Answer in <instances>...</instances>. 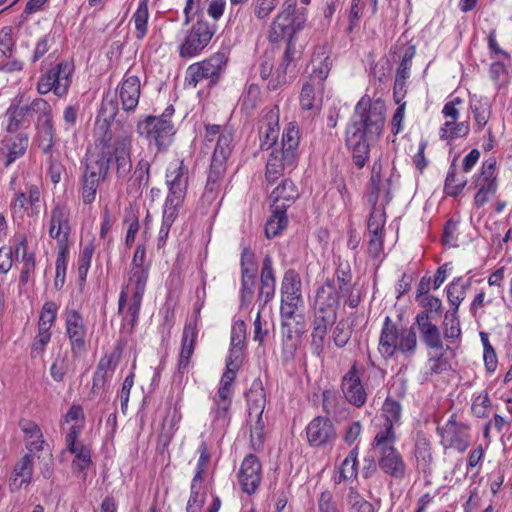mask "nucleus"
Listing matches in <instances>:
<instances>
[{
	"mask_svg": "<svg viewBox=\"0 0 512 512\" xmlns=\"http://www.w3.org/2000/svg\"><path fill=\"white\" fill-rule=\"evenodd\" d=\"M385 103L362 97L356 105V120L348 127L346 144L353 152L355 164L363 167L370 147L379 139L385 125Z\"/></svg>",
	"mask_w": 512,
	"mask_h": 512,
	"instance_id": "1",
	"label": "nucleus"
},
{
	"mask_svg": "<svg viewBox=\"0 0 512 512\" xmlns=\"http://www.w3.org/2000/svg\"><path fill=\"white\" fill-rule=\"evenodd\" d=\"M131 136L121 135L112 137L105 132L102 139L96 143L95 151L87 158L83 179L100 183L108 173L109 163L114 159L117 173L125 177L131 171L130 158Z\"/></svg>",
	"mask_w": 512,
	"mask_h": 512,
	"instance_id": "2",
	"label": "nucleus"
},
{
	"mask_svg": "<svg viewBox=\"0 0 512 512\" xmlns=\"http://www.w3.org/2000/svg\"><path fill=\"white\" fill-rule=\"evenodd\" d=\"M299 130L294 123H289L282 135L281 146L275 148L267 161L266 179L269 182L279 179L293 171L298 160Z\"/></svg>",
	"mask_w": 512,
	"mask_h": 512,
	"instance_id": "3",
	"label": "nucleus"
},
{
	"mask_svg": "<svg viewBox=\"0 0 512 512\" xmlns=\"http://www.w3.org/2000/svg\"><path fill=\"white\" fill-rule=\"evenodd\" d=\"M206 139L210 142L216 141L208 176L210 185L216 183L225 173L226 163L233 149V136L229 130L211 125L206 127Z\"/></svg>",
	"mask_w": 512,
	"mask_h": 512,
	"instance_id": "4",
	"label": "nucleus"
},
{
	"mask_svg": "<svg viewBox=\"0 0 512 512\" xmlns=\"http://www.w3.org/2000/svg\"><path fill=\"white\" fill-rule=\"evenodd\" d=\"M395 434L389 432H377L372 444L374 454L378 457L381 470L394 477L403 478L406 467L400 453L394 447Z\"/></svg>",
	"mask_w": 512,
	"mask_h": 512,
	"instance_id": "5",
	"label": "nucleus"
},
{
	"mask_svg": "<svg viewBox=\"0 0 512 512\" xmlns=\"http://www.w3.org/2000/svg\"><path fill=\"white\" fill-rule=\"evenodd\" d=\"M144 259L145 249L142 246H138L133 257V268L129 283L126 287V290L121 293L119 299V310L122 311L124 309L126 298L131 295L132 304L129 310L131 311L133 317H135L139 312L148 278V271L142 265Z\"/></svg>",
	"mask_w": 512,
	"mask_h": 512,
	"instance_id": "6",
	"label": "nucleus"
},
{
	"mask_svg": "<svg viewBox=\"0 0 512 512\" xmlns=\"http://www.w3.org/2000/svg\"><path fill=\"white\" fill-rule=\"evenodd\" d=\"M248 419L252 445L259 448L264 439V421L262 418L266 397L260 382H254L246 394Z\"/></svg>",
	"mask_w": 512,
	"mask_h": 512,
	"instance_id": "7",
	"label": "nucleus"
},
{
	"mask_svg": "<svg viewBox=\"0 0 512 512\" xmlns=\"http://www.w3.org/2000/svg\"><path fill=\"white\" fill-rule=\"evenodd\" d=\"M280 317L283 342L295 346L306 331L305 303L280 306Z\"/></svg>",
	"mask_w": 512,
	"mask_h": 512,
	"instance_id": "8",
	"label": "nucleus"
},
{
	"mask_svg": "<svg viewBox=\"0 0 512 512\" xmlns=\"http://www.w3.org/2000/svg\"><path fill=\"white\" fill-rule=\"evenodd\" d=\"M462 105L463 100L459 97L453 98L444 105L442 109L443 123L439 129L440 139L450 142L468 135L469 123L459 121Z\"/></svg>",
	"mask_w": 512,
	"mask_h": 512,
	"instance_id": "9",
	"label": "nucleus"
},
{
	"mask_svg": "<svg viewBox=\"0 0 512 512\" xmlns=\"http://www.w3.org/2000/svg\"><path fill=\"white\" fill-rule=\"evenodd\" d=\"M168 195L164 206L180 209L186 196L188 186V170L183 161H172L166 173Z\"/></svg>",
	"mask_w": 512,
	"mask_h": 512,
	"instance_id": "10",
	"label": "nucleus"
},
{
	"mask_svg": "<svg viewBox=\"0 0 512 512\" xmlns=\"http://www.w3.org/2000/svg\"><path fill=\"white\" fill-rule=\"evenodd\" d=\"M138 132L150 143H154L159 150L168 147L175 133L174 126L166 116H148L140 121Z\"/></svg>",
	"mask_w": 512,
	"mask_h": 512,
	"instance_id": "11",
	"label": "nucleus"
},
{
	"mask_svg": "<svg viewBox=\"0 0 512 512\" xmlns=\"http://www.w3.org/2000/svg\"><path fill=\"white\" fill-rule=\"evenodd\" d=\"M74 66L70 62H62L56 70L50 71L41 77L38 82L37 90L40 94H47L53 91L57 96H63L67 93L71 84V76Z\"/></svg>",
	"mask_w": 512,
	"mask_h": 512,
	"instance_id": "12",
	"label": "nucleus"
},
{
	"mask_svg": "<svg viewBox=\"0 0 512 512\" xmlns=\"http://www.w3.org/2000/svg\"><path fill=\"white\" fill-rule=\"evenodd\" d=\"M65 329L72 353L75 356L84 354L88 343V328L78 311L71 309L65 312Z\"/></svg>",
	"mask_w": 512,
	"mask_h": 512,
	"instance_id": "13",
	"label": "nucleus"
},
{
	"mask_svg": "<svg viewBox=\"0 0 512 512\" xmlns=\"http://www.w3.org/2000/svg\"><path fill=\"white\" fill-rule=\"evenodd\" d=\"M225 65V56L220 53L206 61L190 65L186 72V85L195 88L202 80L217 77Z\"/></svg>",
	"mask_w": 512,
	"mask_h": 512,
	"instance_id": "14",
	"label": "nucleus"
},
{
	"mask_svg": "<svg viewBox=\"0 0 512 512\" xmlns=\"http://www.w3.org/2000/svg\"><path fill=\"white\" fill-rule=\"evenodd\" d=\"M58 306L52 302L44 303L38 321V332L34 339L33 351L42 352L51 339V328L57 317Z\"/></svg>",
	"mask_w": 512,
	"mask_h": 512,
	"instance_id": "15",
	"label": "nucleus"
},
{
	"mask_svg": "<svg viewBox=\"0 0 512 512\" xmlns=\"http://www.w3.org/2000/svg\"><path fill=\"white\" fill-rule=\"evenodd\" d=\"M28 115L30 118L37 117V127L39 133L43 135L45 140L48 142L44 147L47 151L51 147V141L53 138V126L51 117L50 105L43 99L37 98L31 102L28 101Z\"/></svg>",
	"mask_w": 512,
	"mask_h": 512,
	"instance_id": "16",
	"label": "nucleus"
},
{
	"mask_svg": "<svg viewBox=\"0 0 512 512\" xmlns=\"http://www.w3.org/2000/svg\"><path fill=\"white\" fill-rule=\"evenodd\" d=\"M339 295L336 287L331 283H325L317 291L315 306L316 316L322 317L326 322H334Z\"/></svg>",
	"mask_w": 512,
	"mask_h": 512,
	"instance_id": "17",
	"label": "nucleus"
},
{
	"mask_svg": "<svg viewBox=\"0 0 512 512\" xmlns=\"http://www.w3.org/2000/svg\"><path fill=\"white\" fill-rule=\"evenodd\" d=\"M440 431L444 446L452 447L460 452H464L469 446L468 427L463 423H458L454 416H451Z\"/></svg>",
	"mask_w": 512,
	"mask_h": 512,
	"instance_id": "18",
	"label": "nucleus"
},
{
	"mask_svg": "<svg viewBox=\"0 0 512 512\" xmlns=\"http://www.w3.org/2000/svg\"><path fill=\"white\" fill-rule=\"evenodd\" d=\"M34 474V457L30 453L24 454L14 465L9 476V490L18 492L26 489L33 480Z\"/></svg>",
	"mask_w": 512,
	"mask_h": 512,
	"instance_id": "19",
	"label": "nucleus"
},
{
	"mask_svg": "<svg viewBox=\"0 0 512 512\" xmlns=\"http://www.w3.org/2000/svg\"><path fill=\"white\" fill-rule=\"evenodd\" d=\"M342 391L347 401L356 407H361L365 404L367 394L361 382L360 372L356 366H352L343 377Z\"/></svg>",
	"mask_w": 512,
	"mask_h": 512,
	"instance_id": "20",
	"label": "nucleus"
},
{
	"mask_svg": "<svg viewBox=\"0 0 512 512\" xmlns=\"http://www.w3.org/2000/svg\"><path fill=\"white\" fill-rule=\"evenodd\" d=\"M69 211L66 207L56 206L51 212L49 235L55 239L60 247H68Z\"/></svg>",
	"mask_w": 512,
	"mask_h": 512,
	"instance_id": "21",
	"label": "nucleus"
},
{
	"mask_svg": "<svg viewBox=\"0 0 512 512\" xmlns=\"http://www.w3.org/2000/svg\"><path fill=\"white\" fill-rule=\"evenodd\" d=\"M239 368L240 367H232L229 363H226V370L221 377L218 392L215 398L217 415L219 417H224L230 407L231 398L233 395L232 383Z\"/></svg>",
	"mask_w": 512,
	"mask_h": 512,
	"instance_id": "22",
	"label": "nucleus"
},
{
	"mask_svg": "<svg viewBox=\"0 0 512 512\" xmlns=\"http://www.w3.org/2000/svg\"><path fill=\"white\" fill-rule=\"evenodd\" d=\"M261 481V466L253 455L244 458L240 471L239 482L244 492L252 494L256 491Z\"/></svg>",
	"mask_w": 512,
	"mask_h": 512,
	"instance_id": "23",
	"label": "nucleus"
},
{
	"mask_svg": "<svg viewBox=\"0 0 512 512\" xmlns=\"http://www.w3.org/2000/svg\"><path fill=\"white\" fill-rule=\"evenodd\" d=\"M117 96L123 110L133 111L140 98V79L137 76L126 74L117 88Z\"/></svg>",
	"mask_w": 512,
	"mask_h": 512,
	"instance_id": "24",
	"label": "nucleus"
},
{
	"mask_svg": "<svg viewBox=\"0 0 512 512\" xmlns=\"http://www.w3.org/2000/svg\"><path fill=\"white\" fill-rule=\"evenodd\" d=\"M307 438L311 445L322 446L336 438V432L330 420L317 417L307 426Z\"/></svg>",
	"mask_w": 512,
	"mask_h": 512,
	"instance_id": "25",
	"label": "nucleus"
},
{
	"mask_svg": "<svg viewBox=\"0 0 512 512\" xmlns=\"http://www.w3.org/2000/svg\"><path fill=\"white\" fill-rule=\"evenodd\" d=\"M40 192L36 187H31L28 194L18 193L12 202L14 216L22 218L25 214L35 216L40 212Z\"/></svg>",
	"mask_w": 512,
	"mask_h": 512,
	"instance_id": "26",
	"label": "nucleus"
},
{
	"mask_svg": "<svg viewBox=\"0 0 512 512\" xmlns=\"http://www.w3.org/2000/svg\"><path fill=\"white\" fill-rule=\"evenodd\" d=\"M284 10L277 16L274 29L281 32H297L305 28L306 17L304 12L296 11L295 3L287 4Z\"/></svg>",
	"mask_w": 512,
	"mask_h": 512,
	"instance_id": "27",
	"label": "nucleus"
},
{
	"mask_svg": "<svg viewBox=\"0 0 512 512\" xmlns=\"http://www.w3.org/2000/svg\"><path fill=\"white\" fill-rule=\"evenodd\" d=\"M494 166L495 161L493 160H487L483 163L479 183L480 188L475 195V204L478 207L487 203L496 192L497 185L494 176Z\"/></svg>",
	"mask_w": 512,
	"mask_h": 512,
	"instance_id": "28",
	"label": "nucleus"
},
{
	"mask_svg": "<svg viewBox=\"0 0 512 512\" xmlns=\"http://www.w3.org/2000/svg\"><path fill=\"white\" fill-rule=\"evenodd\" d=\"M416 322L423 342L432 350L442 351L443 342L438 327L431 322L429 314L421 312L416 317Z\"/></svg>",
	"mask_w": 512,
	"mask_h": 512,
	"instance_id": "29",
	"label": "nucleus"
},
{
	"mask_svg": "<svg viewBox=\"0 0 512 512\" xmlns=\"http://www.w3.org/2000/svg\"><path fill=\"white\" fill-rule=\"evenodd\" d=\"M299 196L295 184L290 180H283L270 193L272 208L286 210Z\"/></svg>",
	"mask_w": 512,
	"mask_h": 512,
	"instance_id": "30",
	"label": "nucleus"
},
{
	"mask_svg": "<svg viewBox=\"0 0 512 512\" xmlns=\"http://www.w3.org/2000/svg\"><path fill=\"white\" fill-rule=\"evenodd\" d=\"M392 188V175L384 172L380 163H375L372 169L370 189L374 195L373 201H377L379 197L388 200Z\"/></svg>",
	"mask_w": 512,
	"mask_h": 512,
	"instance_id": "31",
	"label": "nucleus"
},
{
	"mask_svg": "<svg viewBox=\"0 0 512 512\" xmlns=\"http://www.w3.org/2000/svg\"><path fill=\"white\" fill-rule=\"evenodd\" d=\"M279 114L277 109L269 111L260 127V146L262 149H268L276 143L279 136Z\"/></svg>",
	"mask_w": 512,
	"mask_h": 512,
	"instance_id": "32",
	"label": "nucleus"
},
{
	"mask_svg": "<svg viewBox=\"0 0 512 512\" xmlns=\"http://www.w3.org/2000/svg\"><path fill=\"white\" fill-rule=\"evenodd\" d=\"M401 418V406L399 402L392 398H386L379 421H382L381 427L378 432H389L395 434L394 428L399 425Z\"/></svg>",
	"mask_w": 512,
	"mask_h": 512,
	"instance_id": "33",
	"label": "nucleus"
},
{
	"mask_svg": "<svg viewBox=\"0 0 512 512\" xmlns=\"http://www.w3.org/2000/svg\"><path fill=\"white\" fill-rule=\"evenodd\" d=\"M19 426L24 434L25 446L30 454L43 450L45 441L40 427L28 419H22Z\"/></svg>",
	"mask_w": 512,
	"mask_h": 512,
	"instance_id": "34",
	"label": "nucleus"
},
{
	"mask_svg": "<svg viewBox=\"0 0 512 512\" xmlns=\"http://www.w3.org/2000/svg\"><path fill=\"white\" fill-rule=\"evenodd\" d=\"M245 339V326L243 322L233 325L231 333V347L226 363L232 367H240L243 360V347Z\"/></svg>",
	"mask_w": 512,
	"mask_h": 512,
	"instance_id": "35",
	"label": "nucleus"
},
{
	"mask_svg": "<svg viewBox=\"0 0 512 512\" xmlns=\"http://www.w3.org/2000/svg\"><path fill=\"white\" fill-rule=\"evenodd\" d=\"M212 34H186L179 45L182 58H191L201 53L210 43Z\"/></svg>",
	"mask_w": 512,
	"mask_h": 512,
	"instance_id": "36",
	"label": "nucleus"
},
{
	"mask_svg": "<svg viewBox=\"0 0 512 512\" xmlns=\"http://www.w3.org/2000/svg\"><path fill=\"white\" fill-rule=\"evenodd\" d=\"M242 266V298L250 300L253 295L254 275L257 267L253 259V254L244 250L241 258Z\"/></svg>",
	"mask_w": 512,
	"mask_h": 512,
	"instance_id": "37",
	"label": "nucleus"
},
{
	"mask_svg": "<svg viewBox=\"0 0 512 512\" xmlns=\"http://www.w3.org/2000/svg\"><path fill=\"white\" fill-rule=\"evenodd\" d=\"M84 426V415L81 407L72 406L64 417L63 430L66 432V443L77 442V437Z\"/></svg>",
	"mask_w": 512,
	"mask_h": 512,
	"instance_id": "38",
	"label": "nucleus"
},
{
	"mask_svg": "<svg viewBox=\"0 0 512 512\" xmlns=\"http://www.w3.org/2000/svg\"><path fill=\"white\" fill-rule=\"evenodd\" d=\"M67 449L74 455L72 461V469L75 473L82 475L85 478L86 471L91 465V453L90 449L83 445L81 442L66 443Z\"/></svg>",
	"mask_w": 512,
	"mask_h": 512,
	"instance_id": "39",
	"label": "nucleus"
},
{
	"mask_svg": "<svg viewBox=\"0 0 512 512\" xmlns=\"http://www.w3.org/2000/svg\"><path fill=\"white\" fill-rule=\"evenodd\" d=\"M398 340L399 333L396 327L391 324L390 319L387 317L379 339V352L384 357H392L397 351Z\"/></svg>",
	"mask_w": 512,
	"mask_h": 512,
	"instance_id": "40",
	"label": "nucleus"
},
{
	"mask_svg": "<svg viewBox=\"0 0 512 512\" xmlns=\"http://www.w3.org/2000/svg\"><path fill=\"white\" fill-rule=\"evenodd\" d=\"M275 294V277L272 269V260L266 256L263 261L261 271V287L259 292V301L267 304L272 300Z\"/></svg>",
	"mask_w": 512,
	"mask_h": 512,
	"instance_id": "41",
	"label": "nucleus"
},
{
	"mask_svg": "<svg viewBox=\"0 0 512 512\" xmlns=\"http://www.w3.org/2000/svg\"><path fill=\"white\" fill-rule=\"evenodd\" d=\"M322 89V83L316 85L312 83H306L300 93V105L303 110H308L316 113L321 108L322 99L320 96V90Z\"/></svg>",
	"mask_w": 512,
	"mask_h": 512,
	"instance_id": "42",
	"label": "nucleus"
},
{
	"mask_svg": "<svg viewBox=\"0 0 512 512\" xmlns=\"http://www.w3.org/2000/svg\"><path fill=\"white\" fill-rule=\"evenodd\" d=\"M179 421L180 415L176 411L169 412L166 415L158 435V448L164 450L170 444Z\"/></svg>",
	"mask_w": 512,
	"mask_h": 512,
	"instance_id": "43",
	"label": "nucleus"
},
{
	"mask_svg": "<svg viewBox=\"0 0 512 512\" xmlns=\"http://www.w3.org/2000/svg\"><path fill=\"white\" fill-rule=\"evenodd\" d=\"M197 337L196 329L189 324L184 328L182 336V348L180 353L179 367L184 369L188 366L189 360L194 351V343Z\"/></svg>",
	"mask_w": 512,
	"mask_h": 512,
	"instance_id": "44",
	"label": "nucleus"
},
{
	"mask_svg": "<svg viewBox=\"0 0 512 512\" xmlns=\"http://www.w3.org/2000/svg\"><path fill=\"white\" fill-rule=\"evenodd\" d=\"M332 323L333 322L322 320L320 316H315L314 327L311 334V345L315 354L321 355L324 352L327 329Z\"/></svg>",
	"mask_w": 512,
	"mask_h": 512,
	"instance_id": "45",
	"label": "nucleus"
},
{
	"mask_svg": "<svg viewBox=\"0 0 512 512\" xmlns=\"http://www.w3.org/2000/svg\"><path fill=\"white\" fill-rule=\"evenodd\" d=\"M295 37L294 34L291 35V37L288 40V45L284 54V60H283V69L282 71H277L272 79L268 83V87L270 89H277L279 86L286 83V73L285 69L289 65L290 62H292L295 58V55L298 53V51L295 50Z\"/></svg>",
	"mask_w": 512,
	"mask_h": 512,
	"instance_id": "46",
	"label": "nucleus"
},
{
	"mask_svg": "<svg viewBox=\"0 0 512 512\" xmlns=\"http://www.w3.org/2000/svg\"><path fill=\"white\" fill-rule=\"evenodd\" d=\"M27 108L28 101H25L22 97L20 99H15L12 103L7 111V115L9 117L8 129L10 131L16 130L21 123L30 118Z\"/></svg>",
	"mask_w": 512,
	"mask_h": 512,
	"instance_id": "47",
	"label": "nucleus"
},
{
	"mask_svg": "<svg viewBox=\"0 0 512 512\" xmlns=\"http://www.w3.org/2000/svg\"><path fill=\"white\" fill-rule=\"evenodd\" d=\"M280 296H303L301 277L296 271L285 272L281 281Z\"/></svg>",
	"mask_w": 512,
	"mask_h": 512,
	"instance_id": "48",
	"label": "nucleus"
},
{
	"mask_svg": "<svg viewBox=\"0 0 512 512\" xmlns=\"http://www.w3.org/2000/svg\"><path fill=\"white\" fill-rule=\"evenodd\" d=\"M288 219L286 211L273 208L272 215L268 219L265 226V233L268 238L278 236L287 226Z\"/></svg>",
	"mask_w": 512,
	"mask_h": 512,
	"instance_id": "49",
	"label": "nucleus"
},
{
	"mask_svg": "<svg viewBox=\"0 0 512 512\" xmlns=\"http://www.w3.org/2000/svg\"><path fill=\"white\" fill-rule=\"evenodd\" d=\"M357 457V449L351 450L348 456L342 462L339 471L335 476L336 483H340L345 480H350L357 476Z\"/></svg>",
	"mask_w": 512,
	"mask_h": 512,
	"instance_id": "50",
	"label": "nucleus"
},
{
	"mask_svg": "<svg viewBox=\"0 0 512 512\" xmlns=\"http://www.w3.org/2000/svg\"><path fill=\"white\" fill-rule=\"evenodd\" d=\"M115 369V362L112 357L102 358L97 366L93 377V389H100L107 379H110Z\"/></svg>",
	"mask_w": 512,
	"mask_h": 512,
	"instance_id": "51",
	"label": "nucleus"
},
{
	"mask_svg": "<svg viewBox=\"0 0 512 512\" xmlns=\"http://www.w3.org/2000/svg\"><path fill=\"white\" fill-rule=\"evenodd\" d=\"M28 147V138L25 136L17 135L12 138L7 145L8 154L6 166L12 164L16 159L24 155Z\"/></svg>",
	"mask_w": 512,
	"mask_h": 512,
	"instance_id": "52",
	"label": "nucleus"
},
{
	"mask_svg": "<svg viewBox=\"0 0 512 512\" xmlns=\"http://www.w3.org/2000/svg\"><path fill=\"white\" fill-rule=\"evenodd\" d=\"M67 254L68 247H60L58 248V255L56 259V268H55V280L54 286L56 289H60L63 287L65 283L66 277V269H67Z\"/></svg>",
	"mask_w": 512,
	"mask_h": 512,
	"instance_id": "53",
	"label": "nucleus"
},
{
	"mask_svg": "<svg viewBox=\"0 0 512 512\" xmlns=\"http://www.w3.org/2000/svg\"><path fill=\"white\" fill-rule=\"evenodd\" d=\"M178 212H179V209H175L170 206H168V207L164 206L163 220H162V224L159 229V235H158L159 244H162V245L165 244V242L168 238V235H169L170 228L178 216Z\"/></svg>",
	"mask_w": 512,
	"mask_h": 512,
	"instance_id": "54",
	"label": "nucleus"
},
{
	"mask_svg": "<svg viewBox=\"0 0 512 512\" xmlns=\"http://www.w3.org/2000/svg\"><path fill=\"white\" fill-rule=\"evenodd\" d=\"M191 496L187 504V512H199L205 503L206 492L201 489V483L192 481Z\"/></svg>",
	"mask_w": 512,
	"mask_h": 512,
	"instance_id": "55",
	"label": "nucleus"
},
{
	"mask_svg": "<svg viewBox=\"0 0 512 512\" xmlns=\"http://www.w3.org/2000/svg\"><path fill=\"white\" fill-rule=\"evenodd\" d=\"M466 185V179L457 175L455 172H449L445 182V191L449 196H457Z\"/></svg>",
	"mask_w": 512,
	"mask_h": 512,
	"instance_id": "56",
	"label": "nucleus"
},
{
	"mask_svg": "<svg viewBox=\"0 0 512 512\" xmlns=\"http://www.w3.org/2000/svg\"><path fill=\"white\" fill-rule=\"evenodd\" d=\"M444 333L447 339H458L460 337L461 329L455 311L445 314Z\"/></svg>",
	"mask_w": 512,
	"mask_h": 512,
	"instance_id": "57",
	"label": "nucleus"
},
{
	"mask_svg": "<svg viewBox=\"0 0 512 512\" xmlns=\"http://www.w3.org/2000/svg\"><path fill=\"white\" fill-rule=\"evenodd\" d=\"M417 346L416 334L412 330H404L399 333L397 350L403 353H413Z\"/></svg>",
	"mask_w": 512,
	"mask_h": 512,
	"instance_id": "58",
	"label": "nucleus"
},
{
	"mask_svg": "<svg viewBox=\"0 0 512 512\" xmlns=\"http://www.w3.org/2000/svg\"><path fill=\"white\" fill-rule=\"evenodd\" d=\"M94 248L91 244L86 245L79 256L78 259V274L79 278L83 281L85 280L88 270L90 268L92 256H93Z\"/></svg>",
	"mask_w": 512,
	"mask_h": 512,
	"instance_id": "59",
	"label": "nucleus"
},
{
	"mask_svg": "<svg viewBox=\"0 0 512 512\" xmlns=\"http://www.w3.org/2000/svg\"><path fill=\"white\" fill-rule=\"evenodd\" d=\"M322 53L315 55L312 59V77L318 80L317 83H321L322 80L327 76L329 71V63L327 62L328 58H324Z\"/></svg>",
	"mask_w": 512,
	"mask_h": 512,
	"instance_id": "60",
	"label": "nucleus"
},
{
	"mask_svg": "<svg viewBox=\"0 0 512 512\" xmlns=\"http://www.w3.org/2000/svg\"><path fill=\"white\" fill-rule=\"evenodd\" d=\"M332 337L336 346H345L351 337L350 325L345 321H340L334 328Z\"/></svg>",
	"mask_w": 512,
	"mask_h": 512,
	"instance_id": "61",
	"label": "nucleus"
},
{
	"mask_svg": "<svg viewBox=\"0 0 512 512\" xmlns=\"http://www.w3.org/2000/svg\"><path fill=\"white\" fill-rule=\"evenodd\" d=\"M351 512H374L373 505L351 490L348 495Z\"/></svg>",
	"mask_w": 512,
	"mask_h": 512,
	"instance_id": "62",
	"label": "nucleus"
},
{
	"mask_svg": "<svg viewBox=\"0 0 512 512\" xmlns=\"http://www.w3.org/2000/svg\"><path fill=\"white\" fill-rule=\"evenodd\" d=\"M148 16V0H142L133 16L135 28L137 31L146 32Z\"/></svg>",
	"mask_w": 512,
	"mask_h": 512,
	"instance_id": "63",
	"label": "nucleus"
},
{
	"mask_svg": "<svg viewBox=\"0 0 512 512\" xmlns=\"http://www.w3.org/2000/svg\"><path fill=\"white\" fill-rule=\"evenodd\" d=\"M385 224V216L383 211L374 210L368 221V235H382V229Z\"/></svg>",
	"mask_w": 512,
	"mask_h": 512,
	"instance_id": "64",
	"label": "nucleus"
}]
</instances>
